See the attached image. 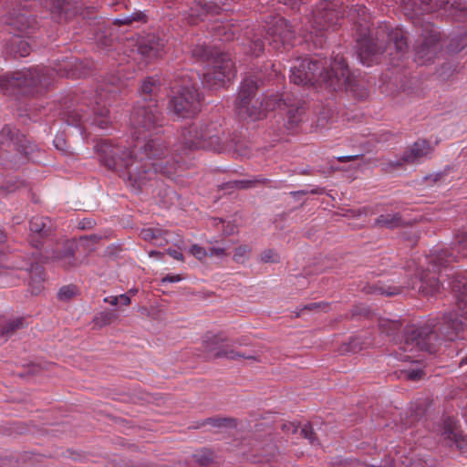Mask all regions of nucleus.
Instances as JSON below:
<instances>
[{"instance_id": "5701e85b", "label": "nucleus", "mask_w": 467, "mask_h": 467, "mask_svg": "<svg viewBox=\"0 0 467 467\" xmlns=\"http://www.w3.org/2000/svg\"><path fill=\"white\" fill-rule=\"evenodd\" d=\"M441 435L448 442V445H455L460 450L467 448V438L462 434L457 422L452 418H446L443 420Z\"/></svg>"}, {"instance_id": "bb28decb", "label": "nucleus", "mask_w": 467, "mask_h": 467, "mask_svg": "<svg viewBox=\"0 0 467 467\" xmlns=\"http://www.w3.org/2000/svg\"><path fill=\"white\" fill-rule=\"evenodd\" d=\"M348 16L353 20L356 26V35L370 31V16L364 5L352 6L348 10Z\"/></svg>"}, {"instance_id": "7c9ffc66", "label": "nucleus", "mask_w": 467, "mask_h": 467, "mask_svg": "<svg viewBox=\"0 0 467 467\" xmlns=\"http://www.w3.org/2000/svg\"><path fill=\"white\" fill-rule=\"evenodd\" d=\"M403 225L404 221L399 213L380 214L373 223L374 227L387 229H396Z\"/></svg>"}, {"instance_id": "052dcab7", "label": "nucleus", "mask_w": 467, "mask_h": 467, "mask_svg": "<svg viewBox=\"0 0 467 467\" xmlns=\"http://www.w3.org/2000/svg\"><path fill=\"white\" fill-rule=\"evenodd\" d=\"M218 223L223 224V234L225 236L232 235L236 232V226L232 223H227L226 226H224V222L221 219H217Z\"/></svg>"}, {"instance_id": "1a4fd4ad", "label": "nucleus", "mask_w": 467, "mask_h": 467, "mask_svg": "<svg viewBox=\"0 0 467 467\" xmlns=\"http://www.w3.org/2000/svg\"><path fill=\"white\" fill-rule=\"evenodd\" d=\"M383 34L384 29L379 28L375 36L370 31L356 35L357 56L363 65L369 67L379 62L386 52Z\"/></svg>"}, {"instance_id": "6ab92c4d", "label": "nucleus", "mask_w": 467, "mask_h": 467, "mask_svg": "<svg viewBox=\"0 0 467 467\" xmlns=\"http://www.w3.org/2000/svg\"><path fill=\"white\" fill-rule=\"evenodd\" d=\"M111 114V110L109 107L107 105L106 101L101 99V97L96 96L92 99H85L81 101L78 108L73 111L72 115L68 117H108Z\"/></svg>"}, {"instance_id": "69168bd1", "label": "nucleus", "mask_w": 467, "mask_h": 467, "mask_svg": "<svg viewBox=\"0 0 467 467\" xmlns=\"http://www.w3.org/2000/svg\"><path fill=\"white\" fill-rule=\"evenodd\" d=\"M234 181H229L225 183H223L219 186L221 190L227 191L228 192H232L234 190H237V185L234 184Z\"/></svg>"}, {"instance_id": "338daca9", "label": "nucleus", "mask_w": 467, "mask_h": 467, "mask_svg": "<svg viewBox=\"0 0 467 467\" xmlns=\"http://www.w3.org/2000/svg\"><path fill=\"white\" fill-rule=\"evenodd\" d=\"M362 156H363L362 154L339 156V157L337 158V160L339 162H347V161H351L358 160V159H359Z\"/></svg>"}, {"instance_id": "774afa93", "label": "nucleus", "mask_w": 467, "mask_h": 467, "mask_svg": "<svg viewBox=\"0 0 467 467\" xmlns=\"http://www.w3.org/2000/svg\"><path fill=\"white\" fill-rule=\"evenodd\" d=\"M167 254L171 256L172 258L176 259V260H180V261H182L183 260V255L181 252L175 250V249H168L167 250Z\"/></svg>"}, {"instance_id": "8fccbe9b", "label": "nucleus", "mask_w": 467, "mask_h": 467, "mask_svg": "<svg viewBox=\"0 0 467 467\" xmlns=\"http://www.w3.org/2000/svg\"><path fill=\"white\" fill-rule=\"evenodd\" d=\"M210 244H213L214 243H218L217 241H208ZM208 255L211 257H217V258H223L224 256L228 255V253L226 251L225 247L223 246H213L212 245L210 248H208Z\"/></svg>"}, {"instance_id": "f03ea898", "label": "nucleus", "mask_w": 467, "mask_h": 467, "mask_svg": "<svg viewBox=\"0 0 467 467\" xmlns=\"http://www.w3.org/2000/svg\"><path fill=\"white\" fill-rule=\"evenodd\" d=\"M290 72V80L296 85L320 86L333 91L346 90L359 99L368 95L353 78L346 59L339 55L329 65L326 58H297Z\"/></svg>"}, {"instance_id": "9d476101", "label": "nucleus", "mask_w": 467, "mask_h": 467, "mask_svg": "<svg viewBox=\"0 0 467 467\" xmlns=\"http://www.w3.org/2000/svg\"><path fill=\"white\" fill-rule=\"evenodd\" d=\"M201 100L198 90L193 86H182L168 103L171 112L181 117H195L201 112Z\"/></svg>"}, {"instance_id": "393cba45", "label": "nucleus", "mask_w": 467, "mask_h": 467, "mask_svg": "<svg viewBox=\"0 0 467 467\" xmlns=\"http://www.w3.org/2000/svg\"><path fill=\"white\" fill-rule=\"evenodd\" d=\"M461 244H454L451 247V252L449 250H442L439 253H433L429 256V264L431 266V270L433 272L440 271L441 267H446L447 265L453 261H457L460 258L459 254H454L453 253L457 251L460 252Z\"/></svg>"}, {"instance_id": "603ef678", "label": "nucleus", "mask_w": 467, "mask_h": 467, "mask_svg": "<svg viewBox=\"0 0 467 467\" xmlns=\"http://www.w3.org/2000/svg\"><path fill=\"white\" fill-rule=\"evenodd\" d=\"M189 252L200 261L204 260L208 256V251L198 244H192L190 247Z\"/></svg>"}, {"instance_id": "0e129e2a", "label": "nucleus", "mask_w": 467, "mask_h": 467, "mask_svg": "<svg viewBox=\"0 0 467 467\" xmlns=\"http://www.w3.org/2000/svg\"><path fill=\"white\" fill-rule=\"evenodd\" d=\"M424 414V409L422 407H417L415 410V414L413 415L412 410L410 411V417L412 418L410 420V424L413 423L415 420H418Z\"/></svg>"}, {"instance_id": "dca6fc26", "label": "nucleus", "mask_w": 467, "mask_h": 467, "mask_svg": "<svg viewBox=\"0 0 467 467\" xmlns=\"http://www.w3.org/2000/svg\"><path fill=\"white\" fill-rule=\"evenodd\" d=\"M294 36L295 32L289 22L284 17H276L268 25L265 40L268 41L274 49L279 50L286 45H291Z\"/></svg>"}, {"instance_id": "4d7b16f0", "label": "nucleus", "mask_w": 467, "mask_h": 467, "mask_svg": "<svg viewBox=\"0 0 467 467\" xmlns=\"http://www.w3.org/2000/svg\"><path fill=\"white\" fill-rule=\"evenodd\" d=\"M75 294L74 288L71 286H63L58 292V297L62 300L69 299Z\"/></svg>"}, {"instance_id": "c756f323", "label": "nucleus", "mask_w": 467, "mask_h": 467, "mask_svg": "<svg viewBox=\"0 0 467 467\" xmlns=\"http://www.w3.org/2000/svg\"><path fill=\"white\" fill-rule=\"evenodd\" d=\"M419 282L418 291L425 296H433L440 290V282L434 274L431 273L430 268L421 273Z\"/></svg>"}, {"instance_id": "6e6d98bb", "label": "nucleus", "mask_w": 467, "mask_h": 467, "mask_svg": "<svg viewBox=\"0 0 467 467\" xmlns=\"http://www.w3.org/2000/svg\"><path fill=\"white\" fill-rule=\"evenodd\" d=\"M265 42L261 38H255L252 41L251 50L255 56H259L264 51Z\"/></svg>"}, {"instance_id": "c9c22d12", "label": "nucleus", "mask_w": 467, "mask_h": 467, "mask_svg": "<svg viewBox=\"0 0 467 467\" xmlns=\"http://www.w3.org/2000/svg\"><path fill=\"white\" fill-rule=\"evenodd\" d=\"M285 132L296 133L302 131L307 133V127H306L305 119H282Z\"/></svg>"}, {"instance_id": "e433bc0d", "label": "nucleus", "mask_w": 467, "mask_h": 467, "mask_svg": "<svg viewBox=\"0 0 467 467\" xmlns=\"http://www.w3.org/2000/svg\"><path fill=\"white\" fill-rule=\"evenodd\" d=\"M163 232L159 228H146L140 231V237L148 242H152L156 245H162Z\"/></svg>"}, {"instance_id": "c03bdc74", "label": "nucleus", "mask_w": 467, "mask_h": 467, "mask_svg": "<svg viewBox=\"0 0 467 467\" xmlns=\"http://www.w3.org/2000/svg\"><path fill=\"white\" fill-rule=\"evenodd\" d=\"M379 329L387 335L394 334L400 328V322L398 320L383 319L379 321Z\"/></svg>"}, {"instance_id": "9b49d317", "label": "nucleus", "mask_w": 467, "mask_h": 467, "mask_svg": "<svg viewBox=\"0 0 467 467\" xmlns=\"http://www.w3.org/2000/svg\"><path fill=\"white\" fill-rule=\"evenodd\" d=\"M160 89V82L153 77H148L141 82L139 89L140 99L134 107L136 117H156L161 114L157 100Z\"/></svg>"}, {"instance_id": "f704fd0d", "label": "nucleus", "mask_w": 467, "mask_h": 467, "mask_svg": "<svg viewBox=\"0 0 467 467\" xmlns=\"http://www.w3.org/2000/svg\"><path fill=\"white\" fill-rule=\"evenodd\" d=\"M446 49L450 54L461 52L467 54V34L452 37L447 45Z\"/></svg>"}, {"instance_id": "864d4df0", "label": "nucleus", "mask_w": 467, "mask_h": 467, "mask_svg": "<svg viewBox=\"0 0 467 467\" xmlns=\"http://www.w3.org/2000/svg\"><path fill=\"white\" fill-rule=\"evenodd\" d=\"M300 434L303 438L308 440L311 444H314L316 441V436L313 428L309 423L305 424L301 428Z\"/></svg>"}, {"instance_id": "5fc2aeb1", "label": "nucleus", "mask_w": 467, "mask_h": 467, "mask_svg": "<svg viewBox=\"0 0 467 467\" xmlns=\"http://www.w3.org/2000/svg\"><path fill=\"white\" fill-rule=\"evenodd\" d=\"M261 260L264 263H276L279 261V256L275 251L268 249L262 253Z\"/></svg>"}, {"instance_id": "473e14b6", "label": "nucleus", "mask_w": 467, "mask_h": 467, "mask_svg": "<svg viewBox=\"0 0 467 467\" xmlns=\"http://www.w3.org/2000/svg\"><path fill=\"white\" fill-rule=\"evenodd\" d=\"M30 282L29 285L31 288V293L33 295H37L43 289V282L44 278V269L42 266L38 265H31L30 271Z\"/></svg>"}, {"instance_id": "a878e982", "label": "nucleus", "mask_w": 467, "mask_h": 467, "mask_svg": "<svg viewBox=\"0 0 467 467\" xmlns=\"http://www.w3.org/2000/svg\"><path fill=\"white\" fill-rule=\"evenodd\" d=\"M164 47V41L155 35H148L138 46L139 52L149 58L157 57Z\"/></svg>"}, {"instance_id": "49530a36", "label": "nucleus", "mask_w": 467, "mask_h": 467, "mask_svg": "<svg viewBox=\"0 0 467 467\" xmlns=\"http://www.w3.org/2000/svg\"><path fill=\"white\" fill-rule=\"evenodd\" d=\"M251 253V247L247 244L238 246L234 254L233 259L236 263H244Z\"/></svg>"}, {"instance_id": "58836bf2", "label": "nucleus", "mask_w": 467, "mask_h": 467, "mask_svg": "<svg viewBox=\"0 0 467 467\" xmlns=\"http://www.w3.org/2000/svg\"><path fill=\"white\" fill-rule=\"evenodd\" d=\"M332 119H305L307 132H321L323 130L327 129Z\"/></svg>"}, {"instance_id": "37998d69", "label": "nucleus", "mask_w": 467, "mask_h": 467, "mask_svg": "<svg viewBox=\"0 0 467 467\" xmlns=\"http://www.w3.org/2000/svg\"><path fill=\"white\" fill-rule=\"evenodd\" d=\"M23 326V319L16 318L15 320L7 322L1 329V336L5 337V340L10 337L16 329L21 328Z\"/></svg>"}, {"instance_id": "79ce46f5", "label": "nucleus", "mask_w": 467, "mask_h": 467, "mask_svg": "<svg viewBox=\"0 0 467 467\" xmlns=\"http://www.w3.org/2000/svg\"><path fill=\"white\" fill-rule=\"evenodd\" d=\"M268 179L262 176H256L250 180H235L234 184L237 185V190L254 188L259 184H265Z\"/></svg>"}, {"instance_id": "13d9d810", "label": "nucleus", "mask_w": 467, "mask_h": 467, "mask_svg": "<svg viewBox=\"0 0 467 467\" xmlns=\"http://www.w3.org/2000/svg\"><path fill=\"white\" fill-rule=\"evenodd\" d=\"M423 371L421 369H410L404 371V377L408 379L417 380L422 377Z\"/></svg>"}, {"instance_id": "7ed1b4c3", "label": "nucleus", "mask_w": 467, "mask_h": 467, "mask_svg": "<svg viewBox=\"0 0 467 467\" xmlns=\"http://www.w3.org/2000/svg\"><path fill=\"white\" fill-rule=\"evenodd\" d=\"M450 285L457 295V310L459 313L448 312L443 315L442 322L434 329L435 326H425L410 331L400 348L404 352L417 350L434 354L447 342H452L461 337L463 333V323L459 316L467 318V279L463 276L453 279Z\"/></svg>"}, {"instance_id": "09e8293b", "label": "nucleus", "mask_w": 467, "mask_h": 467, "mask_svg": "<svg viewBox=\"0 0 467 467\" xmlns=\"http://www.w3.org/2000/svg\"><path fill=\"white\" fill-rule=\"evenodd\" d=\"M91 126L93 131L102 134L109 130L111 122L109 119H92Z\"/></svg>"}, {"instance_id": "de8ad7c7", "label": "nucleus", "mask_w": 467, "mask_h": 467, "mask_svg": "<svg viewBox=\"0 0 467 467\" xmlns=\"http://www.w3.org/2000/svg\"><path fill=\"white\" fill-rule=\"evenodd\" d=\"M215 36L222 41H231L234 38V33L226 29L225 26L219 25L213 28Z\"/></svg>"}, {"instance_id": "2f4dec72", "label": "nucleus", "mask_w": 467, "mask_h": 467, "mask_svg": "<svg viewBox=\"0 0 467 467\" xmlns=\"http://www.w3.org/2000/svg\"><path fill=\"white\" fill-rule=\"evenodd\" d=\"M227 53H223L219 51L218 49L213 48L209 46L205 45H197L192 49V55L199 61H213L215 62V59L218 57L223 55H226Z\"/></svg>"}, {"instance_id": "20e7f679", "label": "nucleus", "mask_w": 467, "mask_h": 467, "mask_svg": "<svg viewBox=\"0 0 467 467\" xmlns=\"http://www.w3.org/2000/svg\"><path fill=\"white\" fill-rule=\"evenodd\" d=\"M54 70L47 67H34L0 75V89L10 95L40 94L51 85Z\"/></svg>"}, {"instance_id": "ddd939ff", "label": "nucleus", "mask_w": 467, "mask_h": 467, "mask_svg": "<svg viewBox=\"0 0 467 467\" xmlns=\"http://www.w3.org/2000/svg\"><path fill=\"white\" fill-rule=\"evenodd\" d=\"M235 76V67L227 53L218 57L213 65L203 74L202 84L209 88H219Z\"/></svg>"}, {"instance_id": "6e6552de", "label": "nucleus", "mask_w": 467, "mask_h": 467, "mask_svg": "<svg viewBox=\"0 0 467 467\" xmlns=\"http://www.w3.org/2000/svg\"><path fill=\"white\" fill-rule=\"evenodd\" d=\"M263 84L264 79L259 73L250 75L242 81L234 103L235 114L239 117H255L262 114L258 103L252 104V100Z\"/></svg>"}, {"instance_id": "b1692460", "label": "nucleus", "mask_w": 467, "mask_h": 467, "mask_svg": "<svg viewBox=\"0 0 467 467\" xmlns=\"http://www.w3.org/2000/svg\"><path fill=\"white\" fill-rule=\"evenodd\" d=\"M26 36L22 34L14 33L5 46L6 55L16 57H23L29 55L31 47L29 43L25 39Z\"/></svg>"}, {"instance_id": "aec40b11", "label": "nucleus", "mask_w": 467, "mask_h": 467, "mask_svg": "<svg viewBox=\"0 0 467 467\" xmlns=\"http://www.w3.org/2000/svg\"><path fill=\"white\" fill-rule=\"evenodd\" d=\"M54 19L71 18L81 11L78 0H44Z\"/></svg>"}, {"instance_id": "4c0bfd02", "label": "nucleus", "mask_w": 467, "mask_h": 467, "mask_svg": "<svg viewBox=\"0 0 467 467\" xmlns=\"http://www.w3.org/2000/svg\"><path fill=\"white\" fill-rule=\"evenodd\" d=\"M133 22H146V16L140 11L133 12L130 15L121 16L114 20V25L130 26Z\"/></svg>"}, {"instance_id": "ea45409f", "label": "nucleus", "mask_w": 467, "mask_h": 467, "mask_svg": "<svg viewBox=\"0 0 467 467\" xmlns=\"http://www.w3.org/2000/svg\"><path fill=\"white\" fill-rule=\"evenodd\" d=\"M449 0H420V9L424 13H431L443 8Z\"/></svg>"}, {"instance_id": "c85d7f7f", "label": "nucleus", "mask_w": 467, "mask_h": 467, "mask_svg": "<svg viewBox=\"0 0 467 467\" xmlns=\"http://www.w3.org/2000/svg\"><path fill=\"white\" fill-rule=\"evenodd\" d=\"M360 290L368 295L392 296L401 293V287L385 284L381 281L365 284Z\"/></svg>"}, {"instance_id": "cd10ccee", "label": "nucleus", "mask_w": 467, "mask_h": 467, "mask_svg": "<svg viewBox=\"0 0 467 467\" xmlns=\"http://www.w3.org/2000/svg\"><path fill=\"white\" fill-rule=\"evenodd\" d=\"M220 7L215 4H204L193 2L189 9L188 21L190 24H197L199 20H203L208 15H216Z\"/></svg>"}, {"instance_id": "a19ab883", "label": "nucleus", "mask_w": 467, "mask_h": 467, "mask_svg": "<svg viewBox=\"0 0 467 467\" xmlns=\"http://www.w3.org/2000/svg\"><path fill=\"white\" fill-rule=\"evenodd\" d=\"M110 28L106 27H103L102 30L101 27H99V32H97L95 37L98 44L102 47H109L113 44L114 38L110 33Z\"/></svg>"}, {"instance_id": "39448f33", "label": "nucleus", "mask_w": 467, "mask_h": 467, "mask_svg": "<svg viewBox=\"0 0 467 467\" xmlns=\"http://www.w3.org/2000/svg\"><path fill=\"white\" fill-rule=\"evenodd\" d=\"M36 150V144L16 127L5 125L0 130V159L5 164L16 167L23 163Z\"/></svg>"}, {"instance_id": "3c124183", "label": "nucleus", "mask_w": 467, "mask_h": 467, "mask_svg": "<svg viewBox=\"0 0 467 467\" xmlns=\"http://www.w3.org/2000/svg\"><path fill=\"white\" fill-rule=\"evenodd\" d=\"M402 5L404 6V10L412 16H418L423 13L420 9V5H418L414 0H402Z\"/></svg>"}, {"instance_id": "e2e57ef3", "label": "nucleus", "mask_w": 467, "mask_h": 467, "mask_svg": "<svg viewBox=\"0 0 467 467\" xmlns=\"http://www.w3.org/2000/svg\"><path fill=\"white\" fill-rule=\"evenodd\" d=\"M29 107L26 109V113L22 114L20 113L18 117H30L31 115H37L40 114V109H36L35 105H28Z\"/></svg>"}, {"instance_id": "a18cd8bd", "label": "nucleus", "mask_w": 467, "mask_h": 467, "mask_svg": "<svg viewBox=\"0 0 467 467\" xmlns=\"http://www.w3.org/2000/svg\"><path fill=\"white\" fill-rule=\"evenodd\" d=\"M116 318V316L111 311H103L98 314L93 321L95 325L99 327H105L107 325H109L114 319Z\"/></svg>"}, {"instance_id": "0eeeda50", "label": "nucleus", "mask_w": 467, "mask_h": 467, "mask_svg": "<svg viewBox=\"0 0 467 467\" xmlns=\"http://www.w3.org/2000/svg\"><path fill=\"white\" fill-rule=\"evenodd\" d=\"M181 140L189 150H212L221 144L220 131L216 125L203 119L185 125L182 130Z\"/></svg>"}, {"instance_id": "4be33fe9", "label": "nucleus", "mask_w": 467, "mask_h": 467, "mask_svg": "<svg viewBox=\"0 0 467 467\" xmlns=\"http://www.w3.org/2000/svg\"><path fill=\"white\" fill-rule=\"evenodd\" d=\"M54 229V223L48 217L34 216L29 223L31 244L39 248L42 245L41 240L51 235Z\"/></svg>"}, {"instance_id": "f8f14e48", "label": "nucleus", "mask_w": 467, "mask_h": 467, "mask_svg": "<svg viewBox=\"0 0 467 467\" xmlns=\"http://www.w3.org/2000/svg\"><path fill=\"white\" fill-rule=\"evenodd\" d=\"M441 51L440 33L426 28L414 44V60L420 65L433 63Z\"/></svg>"}, {"instance_id": "f3484780", "label": "nucleus", "mask_w": 467, "mask_h": 467, "mask_svg": "<svg viewBox=\"0 0 467 467\" xmlns=\"http://www.w3.org/2000/svg\"><path fill=\"white\" fill-rule=\"evenodd\" d=\"M383 39L386 47V52L393 57L392 64L395 65V60L401 59L409 51L407 33L399 27L396 28H383Z\"/></svg>"}, {"instance_id": "a211bd4d", "label": "nucleus", "mask_w": 467, "mask_h": 467, "mask_svg": "<svg viewBox=\"0 0 467 467\" xmlns=\"http://www.w3.org/2000/svg\"><path fill=\"white\" fill-rule=\"evenodd\" d=\"M344 15L336 3L330 1L319 2L313 10L314 26L318 30H326L334 26Z\"/></svg>"}, {"instance_id": "bf43d9fd", "label": "nucleus", "mask_w": 467, "mask_h": 467, "mask_svg": "<svg viewBox=\"0 0 467 467\" xmlns=\"http://www.w3.org/2000/svg\"><path fill=\"white\" fill-rule=\"evenodd\" d=\"M231 421L230 419L226 418H210L206 420V422L214 426V427H222L225 426L227 422Z\"/></svg>"}, {"instance_id": "4468645a", "label": "nucleus", "mask_w": 467, "mask_h": 467, "mask_svg": "<svg viewBox=\"0 0 467 467\" xmlns=\"http://www.w3.org/2000/svg\"><path fill=\"white\" fill-rule=\"evenodd\" d=\"M224 342L225 339L220 335L206 336L203 340V348L208 355L213 358H227L230 360L244 358L252 361H259V356L257 354H247L234 350L225 345Z\"/></svg>"}, {"instance_id": "412c9836", "label": "nucleus", "mask_w": 467, "mask_h": 467, "mask_svg": "<svg viewBox=\"0 0 467 467\" xmlns=\"http://www.w3.org/2000/svg\"><path fill=\"white\" fill-rule=\"evenodd\" d=\"M432 151L433 147L431 143L426 140L420 139L403 152L400 161H398L396 165L400 166L402 163H420L429 158Z\"/></svg>"}, {"instance_id": "680f3d73", "label": "nucleus", "mask_w": 467, "mask_h": 467, "mask_svg": "<svg viewBox=\"0 0 467 467\" xmlns=\"http://www.w3.org/2000/svg\"><path fill=\"white\" fill-rule=\"evenodd\" d=\"M281 429L286 433L295 434L298 431V425L296 422H285L282 424Z\"/></svg>"}, {"instance_id": "2eb2a0df", "label": "nucleus", "mask_w": 467, "mask_h": 467, "mask_svg": "<svg viewBox=\"0 0 467 467\" xmlns=\"http://www.w3.org/2000/svg\"><path fill=\"white\" fill-rule=\"evenodd\" d=\"M260 105L264 106L263 112L265 115L270 112H275V115L281 117L284 115H287V117H296V115L302 116L306 113V102L301 99H292L289 96L285 99L272 96L267 98L264 104L260 103Z\"/></svg>"}, {"instance_id": "f257e3e1", "label": "nucleus", "mask_w": 467, "mask_h": 467, "mask_svg": "<svg viewBox=\"0 0 467 467\" xmlns=\"http://www.w3.org/2000/svg\"><path fill=\"white\" fill-rule=\"evenodd\" d=\"M164 119H133L131 135L135 140L132 149L102 143L99 146L101 162L109 170L119 171L130 186L140 189L157 171L155 163L148 166L144 160H158L168 153V146L161 138L148 140L158 134Z\"/></svg>"}, {"instance_id": "423d86ee", "label": "nucleus", "mask_w": 467, "mask_h": 467, "mask_svg": "<svg viewBox=\"0 0 467 467\" xmlns=\"http://www.w3.org/2000/svg\"><path fill=\"white\" fill-rule=\"evenodd\" d=\"M36 6V0H6L5 23L13 33L30 37L38 28Z\"/></svg>"}, {"instance_id": "72a5a7b5", "label": "nucleus", "mask_w": 467, "mask_h": 467, "mask_svg": "<svg viewBox=\"0 0 467 467\" xmlns=\"http://www.w3.org/2000/svg\"><path fill=\"white\" fill-rule=\"evenodd\" d=\"M53 259L59 262L64 268H71L78 265L72 246H67L62 251L53 254Z\"/></svg>"}]
</instances>
